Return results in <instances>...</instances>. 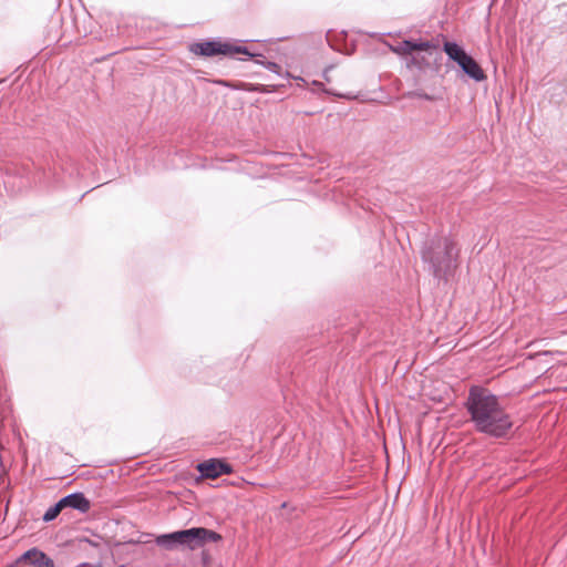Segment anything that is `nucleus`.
I'll return each instance as SVG.
<instances>
[{"instance_id": "f257e3e1", "label": "nucleus", "mask_w": 567, "mask_h": 567, "mask_svg": "<svg viewBox=\"0 0 567 567\" xmlns=\"http://www.w3.org/2000/svg\"><path fill=\"white\" fill-rule=\"evenodd\" d=\"M466 409L475 429L494 437H504L513 426L509 414L498 398L491 391L480 386L470 390Z\"/></svg>"}, {"instance_id": "f03ea898", "label": "nucleus", "mask_w": 567, "mask_h": 567, "mask_svg": "<svg viewBox=\"0 0 567 567\" xmlns=\"http://www.w3.org/2000/svg\"><path fill=\"white\" fill-rule=\"evenodd\" d=\"M458 248L447 237L429 239L422 249V259L429 264L433 275L443 278L457 267Z\"/></svg>"}, {"instance_id": "7ed1b4c3", "label": "nucleus", "mask_w": 567, "mask_h": 567, "mask_svg": "<svg viewBox=\"0 0 567 567\" xmlns=\"http://www.w3.org/2000/svg\"><path fill=\"white\" fill-rule=\"evenodd\" d=\"M220 539L221 536L214 530L205 527H193L158 535L155 538V544L166 550H195L207 543H217Z\"/></svg>"}, {"instance_id": "20e7f679", "label": "nucleus", "mask_w": 567, "mask_h": 567, "mask_svg": "<svg viewBox=\"0 0 567 567\" xmlns=\"http://www.w3.org/2000/svg\"><path fill=\"white\" fill-rule=\"evenodd\" d=\"M190 52L196 55L202 56H214L218 54L223 55H235V54H246L248 56H252L247 48L236 44L235 42H221V41H204L197 42L189 45Z\"/></svg>"}, {"instance_id": "39448f33", "label": "nucleus", "mask_w": 567, "mask_h": 567, "mask_svg": "<svg viewBox=\"0 0 567 567\" xmlns=\"http://www.w3.org/2000/svg\"><path fill=\"white\" fill-rule=\"evenodd\" d=\"M436 45H434L430 41L414 42L411 40H404L396 44L395 47H393L392 51L400 55H410L411 58L415 51H424L429 55H433L434 53H436Z\"/></svg>"}, {"instance_id": "423d86ee", "label": "nucleus", "mask_w": 567, "mask_h": 567, "mask_svg": "<svg viewBox=\"0 0 567 567\" xmlns=\"http://www.w3.org/2000/svg\"><path fill=\"white\" fill-rule=\"evenodd\" d=\"M198 472L202 476L207 478H216L221 474L230 473V467L227 463L218 460H209L197 465Z\"/></svg>"}, {"instance_id": "0eeeda50", "label": "nucleus", "mask_w": 567, "mask_h": 567, "mask_svg": "<svg viewBox=\"0 0 567 567\" xmlns=\"http://www.w3.org/2000/svg\"><path fill=\"white\" fill-rule=\"evenodd\" d=\"M21 563H29L32 567L54 566L53 560L47 554L37 548H31L22 554L17 560V564Z\"/></svg>"}, {"instance_id": "6e6552de", "label": "nucleus", "mask_w": 567, "mask_h": 567, "mask_svg": "<svg viewBox=\"0 0 567 567\" xmlns=\"http://www.w3.org/2000/svg\"><path fill=\"white\" fill-rule=\"evenodd\" d=\"M61 505L64 508L70 507L81 513L89 512L91 507L90 501L82 493H73L61 498Z\"/></svg>"}, {"instance_id": "1a4fd4ad", "label": "nucleus", "mask_w": 567, "mask_h": 567, "mask_svg": "<svg viewBox=\"0 0 567 567\" xmlns=\"http://www.w3.org/2000/svg\"><path fill=\"white\" fill-rule=\"evenodd\" d=\"M458 66L466 75H468L471 79L477 82L483 81L485 79L484 71L471 55L461 64H458Z\"/></svg>"}, {"instance_id": "9d476101", "label": "nucleus", "mask_w": 567, "mask_h": 567, "mask_svg": "<svg viewBox=\"0 0 567 567\" xmlns=\"http://www.w3.org/2000/svg\"><path fill=\"white\" fill-rule=\"evenodd\" d=\"M444 52L447 54V56L456 62L457 64H461L463 61H465L470 55L455 42H445L444 43Z\"/></svg>"}, {"instance_id": "9b49d317", "label": "nucleus", "mask_w": 567, "mask_h": 567, "mask_svg": "<svg viewBox=\"0 0 567 567\" xmlns=\"http://www.w3.org/2000/svg\"><path fill=\"white\" fill-rule=\"evenodd\" d=\"M432 55H429L424 51H415L412 56L410 58L408 65H413L417 69H423L425 66L430 65V58Z\"/></svg>"}, {"instance_id": "f8f14e48", "label": "nucleus", "mask_w": 567, "mask_h": 567, "mask_svg": "<svg viewBox=\"0 0 567 567\" xmlns=\"http://www.w3.org/2000/svg\"><path fill=\"white\" fill-rule=\"evenodd\" d=\"M63 505H61V499L54 505L51 506L43 515L44 522H51L53 520L63 509Z\"/></svg>"}, {"instance_id": "ddd939ff", "label": "nucleus", "mask_w": 567, "mask_h": 567, "mask_svg": "<svg viewBox=\"0 0 567 567\" xmlns=\"http://www.w3.org/2000/svg\"><path fill=\"white\" fill-rule=\"evenodd\" d=\"M266 66L268 70L274 71V72H278L280 69V66L275 62H268Z\"/></svg>"}]
</instances>
